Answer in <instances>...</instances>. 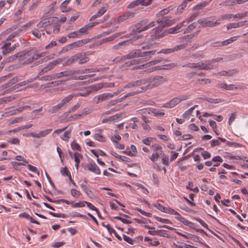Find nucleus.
I'll return each instance as SVG.
<instances>
[{"label":"nucleus","instance_id":"nucleus-43","mask_svg":"<svg viewBox=\"0 0 248 248\" xmlns=\"http://www.w3.org/2000/svg\"><path fill=\"white\" fill-rule=\"evenodd\" d=\"M197 26V22H195L189 25L185 30L184 33H186L189 32L190 31H192L194 29H195Z\"/></svg>","mask_w":248,"mask_h":248},{"label":"nucleus","instance_id":"nucleus-55","mask_svg":"<svg viewBox=\"0 0 248 248\" xmlns=\"http://www.w3.org/2000/svg\"><path fill=\"white\" fill-rule=\"evenodd\" d=\"M86 203V201H82L78 202H76L72 205V207L74 208L82 207L85 205Z\"/></svg>","mask_w":248,"mask_h":248},{"label":"nucleus","instance_id":"nucleus-7","mask_svg":"<svg viewBox=\"0 0 248 248\" xmlns=\"http://www.w3.org/2000/svg\"><path fill=\"white\" fill-rule=\"evenodd\" d=\"M80 74L79 70H70L61 72L56 74V78H60L62 77H69L75 74Z\"/></svg>","mask_w":248,"mask_h":248},{"label":"nucleus","instance_id":"nucleus-25","mask_svg":"<svg viewBox=\"0 0 248 248\" xmlns=\"http://www.w3.org/2000/svg\"><path fill=\"white\" fill-rule=\"evenodd\" d=\"M247 22V21H240L238 23H230L227 26V29L230 30L232 28H237L240 27H242L245 25V24Z\"/></svg>","mask_w":248,"mask_h":248},{"label":"nucleus","instance_id":"nucleus-42","mask_svg":"<svg viewBox=\"0 0 248 248\" xmlns=\"http://www.w3.org/2000/svg\"><path fill=\"white\" fill-rule=\"evenodd\" d=\"M164 213L179 216V213L178 212L175 211L174 210L170 207H166Z\"/></svg>","mask_w":248,"mask_h":248},{"label":"nucleus","instance_id":"nucleus-48","mask_svg":"<svg viewBox=\"0 0 248 248\" xmlns=\"http://www.w3.org/2000/svg\"><path fill=\"white\" fill-rule=\"evenodd\" d=\"M154 217L156 219V220L160 221L163 223H166V224H171V222L168 219L165 218H162L159 217H158L157 216H155Z\"/></svg>","mask_w":248,"mask_h":248},{"label":"nucleus","instance_id":"nucleus-1","mask_svg":"<svg viewBox=\"0 0 248 248\" xmlns=\"http://www.w3.org/2000/svg\"><path fill=\"white\" fill-rule=\"evenodd\" d=\"M146 86L145 90H150L158 87L167 81V79L160 75L151 76L147 78H144Z\"/></svg>","mask_w":248,"mask_h":248},{"label":"nucleus","instance_id":"nucleus-16","mask_svg":"<svg viewBox=\"0 0 248 248\" xmlns=\"http://www.w3.org/2000/svg\"><path fill=\"white\" fill-rule=\"evenodd\" d=\"M87 169L95 174H100L101 170L97 165L95 163H91L86 165Z\"/></svg>","mask_w":248,"mask_h":248},{"label":"nucleus","instance_id":"nucleus-4","mask_svg":"<svg viewBox=\"0 0 248 248\" xmlns=\"http://www.w3.org/2000/svg\"><path fill=\"white\" fill-rule=\"evenodd\" d=\"M145 23L146 21L144 20L141 21L135 26L133 30L140 32L142 31H146L155 25V22L152 21L148 25L143 26Z\"/></svg>","mask_w":248,"mask_h":248},{"label":"nucleus","instance_id":"nucleus-45","mask_svg":"<svg viewBox=\"0 0 248 248\" xmlns=\"http://www.w3.org/2000/svg\"><path fill=\"white\" fill-rule=\"evenodd\" d=\"M74 160L76 163H79L80 159L82 158V155L76 152L74 154Z\"/></svg>","mask_w":248,"mask_h":248},{"label":"nucleus","instance_id":"nucleus-36","mask_svg":"<svg viewBox=\"0 0 248 248\" xmlns=\"http://www.w3.org/2000/svg\"><path fill=\"white\" fill-rule=\"evenodd\" d=\"M104 87V83H100L98 84H96L95 85H93L91 86L90 88L92 89V91H97L98 90L102 89Z\"/></svg>","mask_w":248,"mask_h":248},{"label":"nucleus","instance_id":"nucleus-10","mask_svg":"<svg viewBox=\"0 0 248 248\" xmlns=\"http://www.w3.org/2000/svg\"><path fill=\"white\" fill-rule=\"evenodd\" d=\"M112 95L110 93H106L103 94H99L96 96L94 98V100L96 104L107 100L108 99L112 98Z\"/></svg>","mask_w":248,"mask_h":248},{"label":"nucleus","instance_id":"nucleus-13","mask_svg":"<svg viewBox=\"0 0 248 248\" xmlns=\"http://www.w3.org/2000/svg\"><path fill=\"white\" fill-rule=\"evenodd\" d=\"M54 17H47L42 19L37 25L38 28H43L48 26L53 23Z\"/></svg>","mask_w":248,"mask_h":248},{"label":"nucleus","instance_id":"nucleus-34","mask_svg":"<svg viewBox=\"0 0 248 248\" xmlns=\"http://www.w3.org/2000/svg\"><path fill=\"white\" fill-rule=\"evenodd\" d=\"M52 131V129H47L44 130L40 131L38 133L39 135V138H43L45 137L48 134H49Z\"/></svg>","mask_w":248,"mask_h":248},{"label":"nucleus","instance_id":"nucleus-11","mask_svg":"<svg viewBox=\"0 0 248 248\" xmlns=\"http://www.w3.org/2000/svg\"><path fill=\"white\" fill-rule=\"evenodd\" d=\"M90 41V39H84L79 40L74 43L69 44L66 46L67 50L72 49L74 47H78L88 43Z\"/></svg>","mask_w":248,"mask_h":248},{"label":"nucleus","instance_id":"nucleus-64","mask_svg":"<svg viewBox=\"0 0 248 248\" xmlns=\"http://www.w3.org/2000/svg\"><path fill=\"white\" fill-rule=\"evenodd\" d=\"M61 172L63 176H67L70 173L66 167L62 168L61 169Z\"/></svg>","mask_w":248,"mask_h":248},{"label":"nucleus","instance_id":"nucleus-57","mask_svg":"<svg viewBox=\"0 0 248 248\" xmlns=\"http://www.w3.org/2000/svg\"><path fill=\"white\" fill-rule=\"evenodd\" d=\"M114 218L121 221L123 223L125 224H130L131 223V221L129 220L126 219L122 217L119 216H116L114 217Z\"/></svg>","mask_w":248,"mask_h":248},{"label":"nucleus","instance_id":"nucleus-15","mask_svg":"<svg viewBox=\"0 0 248 248\" xmlns=\"http://www.w3.org/2000/svg\"><path fill=\"white\" fill-rule=\"evenodd\" d=\"M145 84V80L144 78L140 80L134 81L127 83L124 86V88H134L141 85Z\"/></svg>","mask_w":248,"mask_h":248},{"label":"nucleus","instance_id":"nucleus-52","mask_svg":"<svg viewBox=\"0 0 248 248\" xmlns=\"http://www.w3.org/2000/svg\"><path fill=\"white\" fill-rule=\"evenodd\" d=\"M85 204H86L90 209L96 211L97 214H100V212L99 210L97 209V208L95 207L91 203L86 202Z\"/></svg>","mask_w":248,"mask_h":248},{"label":"nucleus","instance_id":"nucleus-2","mask_svg":"<svg viewBox=\"0 0 248 248\" xmlns=\"http://www.w3.org/2000/svg\"><path fill=\"white\" fill-rule=\"evenodd\" d=\"M164 28L160 25L153 29L152 31L150 37L154 41L157 42L160 39L167 35L166 30L163 31Z\"/></svg>","mask_w":248,"mask_h":248},{"label":"nucleus","instance_id":"nucleus-31","mask_svg":"<svg viewBox=\"0 0 248 248\" xmlns=\"http://www.w3.org/2000/svg\"><path fill=\"white\" fill-rule=\"evenodd\" d=\"M91 152L96 157H98L99 155L101 156H106V154L102 150L97 149V150H93L92 149L90 150Z\"/></svg>","mask_w":248,"mask_h":248},{"label":"nucleus","instance_id":"nucleus-18","mask_svg":"<svg viewBox=\"0 0 248 248\" xmlns=\"http://www.w3.org/2000/svg\"><path fill=\"white\" fill-rule=\"evenodd\" d=\"M158 44V42L154 41L153 39H151V38L150 37L148 39V43L146 45L143 46L141 47V48L143 49L153 48L155 47Z\"/></svg>","mask_w":248,"mask_h":248},{"label":"nucleus","instance_id":"nucleus-44","mask_svg":"<svg viewBox=\"0 0 248 248\" xmlns=\"http://www.w3.org/2000/svg\"><path fill=\"white\" fill-rule=\"evenodd\" d=\"M71 195L75 198H79L81 193L76 189H71L70 190Z\"/></svg>","mask_w":248,"mask_h":248},{"label":"nucleus","instance_id":"nucleus-53","mask_svg":"<svg viewBox=\"0 0 248 248\" xmlns=\"http://www.w3.org/2000/svg\"><path fill=\"white\" fill-rule=\"evenodd\" d=\"M157 235H159L160 236L164 237H169V235L164 230H157Z\"/></svg>","mask_w":248,"mask_h":248},{"label":"nucleus","instance_id":"nucleus-23","mask_svg":"<svg viewBox=\"0 0 248 248\" xmlns=\"http://www.w3.org/2000/svg\"><path fill=\"white\" fill-rule=\"evenodd\" d=\"M81 188L87 195L91 199H94L95 196L93 192L86 185L81 184L80 185Z\"/></svg>","mask_w":248,"mask_h":248},{"label":"nucleus","instance_id":"nucleus-29","mask_svg":"<svg viewBox=\"0 0 248 248\" xmlns=\"http://www.w3.org/2000/svg\"><path fill=\"white\" fill-rule=\"evenodd\" d=\"M62 62V60L61 59L55 60L51 62H50L47 65L49 69L50 70L52 69L55 66L60 63Z\"/></svg>","mask_w":248,"mask_h":248},{"label":"nucleus","instance_id":"nucleus-35","mask_svg":"<svg viewBox=\"0 0 248 248\" xmlns=\"http://www.w3.org/2000/svg\"><path fill=\"white\" fill-rule=\"evenodd\" d=\"M236 39L237 37L236 36L232 37L230 38L227 39L226 40L221 42V45L222 46H227L235 41L236 40Z\"/></svg>","mask_w":248,"mask_h":248},{"label":"nucleus","instance_id":"nucleus-17","mask_svg":"<svg viewBox=\"0 0 248 248\" xmlns=\"http://www.w3.org/2000/svg\"><path fill=\"white\" fill-rule=\"evenodd\" d=\"M135 15L134 13L130 12L126 13L123 15L120 16L116 21H115V23L117 24L122 22L130 17H133Z\"/></svg>","mask_w":248,"mask_h":248},{"label":"nucleus","instance_id":"nucleus-33","mask_svg":"<svg viewBox=\"0 0 248 248\" xmlns=\"http://www.w3.org/2000/svg\"><path fill=\"white\" fill-rule=\"evenodd\" d=\"M56 79V74L47 75L46 76L41 77L39 78L40 80H52L53 79Z\"/></svg>","mask_w":248,"mask_h":248},{"label":"nucleus","instance_id":"nucleus-20","mask_svg":"<svg viewBox=\"0 0 248 248\" xmlns=\"http://www.w3.org/2000/svg\"><path fill=\"white\" fill-rule=\"evenodd\" d=\"M107 10V7L105 6L102 7L97 12V13L93 15L90 19V21L93 20L95 19L101 17Z\"/></svg>","mask_w":248,"mask_h":248},{"label":"nucleus","instance_id":"nucleus-41","mask_svg":"<svg viewBox=\"0 0 248 248\" xmlns=\"http://www.w3.org/2000/svg\"><path fill=\"white\" fill-rule=\"evenodd\" d=\"M71 146L73 150H77L79 152L81 151V148L80 146L75 141H73L71 143Z\"/></svg>","mask_w":248,"mask_h":248},{"label":"nucleus","instance_id":"nucleus-26","mask_svg":"<svg viewBox=\"0 0 248 248\" xmlns=\"http://www.w3.org/2000/svg\"><path fill=\"white\" fill-rule=\"evenodd\" d=\"M19 217H24L26 219L29 220L31 223H35L37 224H39V222L34 219L32 217H31L29 214H27L26 212H23L19 215Z\"/></svg>","mask_w":248,"mask_h":248},{"label":"nucleus","instance_id":"nucleus-6","mask_svg":"<svg viewBox=\"0 0 248 248\" xmlns=\"http://www.w3.org/2000/svg\"><path fill=\"white\" fill-rule=\"evenodd\" d=\"M2 46L1 49H2V53L3 55H6L13 51L16 48V44L11 46V44L9 41L5 40L2 42Z\"/></svg>","mask_w":248,"mask_h":248},{"label":"nucleus","instance_id":"nucleus-56","mask_svg":"<svg viewBox=\"0 0 248 248\" xmlns=\"http://www.w3.org/2000/svg\"><path fill=\"white\" fill-rule=\"evenodd\" d=\"M232 18V14H227L223 15H222L219 19L222 20H228Z\"/></svg>","mask_w":248,"mask_h":248},{"label":"nucleus","instance_id":"nucleus-59","mask_svg":"<svg viewBox=\"0 0 248 248\" xmlns=\"http://www.w3.org/2000/svg\"><path fill=\"white\" fill-rule=\"evenodd\" d=\"M61 83H62V81H60V80L55 81L51 82H49V83H47L46 84V87H52L53 86H58L60 84H61Z\"/></svg>","mask_w":248,"mask_h":248},{"label":"nucleus","instance_id":"nucleus-62","mask_svg":"<svg viewBox=\"0 0 248 248\" xmlns=\"http://www.w3.org/2000/svg\"><path fill=\"white\" fill-rule=\"evenodd\" d=\"M201 155L202 156V157L204 158V159H209L211 156V154L209 152H208V151H206L202 152L201 153Z\"/></svg>","mask_w":248,"mask_h":248},{"label":"nucleus","instance_id":"nucleus-58","mask_svg":"<svg viewBox=\"0 0 248 248\" xmlns=\"http://www.w3.org/2000/svg\"><path fill=\"white\" fill-rule=\"evenodd\" d=\"M27 167L30 170L35 172L37 173L38 175H39V171L38 170L36 167H34L31 164H28L27 165Z\"/></svg>","mask_w":248,"mask_h":248},{"label":"nucleus","instance_id":"nucleus-37","mask_svg":"<svg viewBox=\"0 0 248 248\" xmlns=\"http://www.w3.org/2000/svg\"><path fill=\"white\" fill-rule=\"evenodd\" d=\"M20 79L18 77L16 76L12 78L9 81H8L6 84L7 85L8 87H11L12 85L16 83L18 81H19Z\"/></svg>","mask_w":248,"mask_h":248},{"label":"nucleus","instance_id":"nucleus-3","mask_svg":"<svg viewBox=\"0 0 248 248\" xmlns=\"http://www.w3.org/2000/svg\"><path fill=\"white\" fill-rule=\"evenodd\" d=\"M73 97V95H69L64 97L60 103L57 105L52 107L51 108L48 109V112L49 113H56L64 106L66 103H68L70 101Z\"/></svg>","mask_w":248,"mask_h":248},{"label":"nucleus","instance_id":"nucleus-22","mask_svg":"<svg viewBox=\"0 0 248 248\" xmlns=\"http://www.w3.org/2000/svg\"><path fill=\"white\" fill-rule=\"evenodd\" d=\"M164 24L160 25L161 26L163 27L164 28L174 24L176 22L175 19H171L168 16L164 17Z\"/></svg>","mask_w":248,"mask_h":248},{"label":"nucleus","instance_id":"nucleus-14","mask_svg":"<svg viewBox=\"0 0 248 248\" xmlns=\"http://www.w3.org/2000/svg\"><path fill=\"white\" fill-rule=\"evenodd\" d=\"M184 47V45H178L173 48L163 49L158 52V54L164 53L169 54L172 53L176 51L183 49Z\"/></svg>","mask_w":248,"mask_h":248},{"label":"nucleus","instance_id":"nucleus-28","mask_svg":"<svg viewBox=\"0 0 248 248\" xmlns=\"http://www.w3.org/2000/svg\"><path fill=\"white\" fill-rule=\"evenodd\" d=\"M123 237L124 241L127 242L130 245H134L137 244V241L136 240V239H132L130 237L127 236L125 234L123 235Z\"/></svg>","mask_w":248,"mask_h":248},{"label":"nucleus","instance_id":"nucleus-32","mask_svg":"<svg viewBox=\"0 0 248 248\" xmlns=\"http://www.w3.org/2000/svg\"><path fill=\"white\" fill-rule=\"evenodd\" d=\"M172 7L169 6L167 8L164 9L160 11L157 14V16H163L164 15H167L170 11L172 10Z\"/></svg>","mask_w":248,"mask_h":248},{"label":"nucleus","instance_id":"nucleus-46","mask_svg":"<svg viewBox=\"0 0 248 248\" xmlns=\"http://www.w3.org/2000/svg\"><path fill=\"white\" fill-rule=\"evenodd\" d=\"M67 37L69 38H80L78 31H74L67 34Z\"/></svg>","mask_w":248,"mask_h":248},{"label":"nucleus","instance_id":"nucleus-49","mask_svg":"<svg viewBox=\"0 0 248 248\" xmlns=\"http://www.w3.org/2000/svg\"><path fill=\"white\" fill-rule=\"evenodd\" d=\"M84 56H83L82 58H79L78 60V63L79 64H84L87 62H88V61H89L90 60V59L89 57H85V54H83Z\"/></svg>","mask_w":248,"mask_h":248},{"label":"nucleus","instance_id":"nucleus-50","mask_svg":"<svg viewBox=\"0 0 248 248\" xmlns=\"http://www.w3.org/2000/svg\"><path fill=\"white\" fill-rule=\"evenodd\" d=\"M32 34L37 38H40L42 35H45L44 32L41 33L40 31L37 30H34L32 31Z\"/></svg>","mask_w":248,"mask_h":248},{"label":"nucleus","instance_id":"nucleus-60","mask_svg":"<svg viewBox=\"0 0 248 248\" xmlns=\"http://www.w3.org/2000/svg\"><path fill=\"white\" fill-rule=\"evenodd\" d=\"M17 113V112H16V109H15L5 112L4 114H3V116L5 117H8L13 115H15Z\"/></svg>","mask_w":248,"mask_h":248},{"label":"nucleus","instance_id":"nucleus-51","mask_svg":"<svg viewBox=\"0 0 248 248\" xmlns=\"http://www.w3.org/2000/svg\"><path fill=\"white\" fill-rule=\"evenodd\" d=\"M175 218H176L177 220H178V221L181 222L182 223H183L184 225H187V224H188V222H189V221L187 220V219H186L185 218H184V217H182V216H180V217H176Z\"/></svg>","mask_w":248,"mask_h":248},{"label":"nucleus","instance_id":"nucleus-63","mask_svg":"<svg viewBox=\"0 0 248 248\" xmlns=\"http://www.w3.org/2000/svg\"><path fill=\"white\" fill-rule=\"evenodd\" d=\"M102 224L103 226L107 228V230L110 233H112V232H114V230L110 226L109 224H106L105 222H103Z\"/></svg>","mask_w":248,"mask_h":248},{"label":"nucleus","instance_id":"nucleus-5","mask_svg":"<svg viewBox=\"0 0 248 248\" xmlns=\"http://www.w3.org/2000/svg\"><path fill=\"white\" fill-rule=\"evenodd\" d=\"M41 54H39L38 53H35V51H28V54L25 57V61L24 62V63L25 64H28L31 63L34 60H37L39 57H41Z\"/></svg>","mask_w":248,"mask_h":248},{"label":"nucleus","instance_id":"nucleus-12","mask_svg":"<svg viewBox=\"0 0 248 248\" xmlns=\"http://www.w3.org/2000/svg\"><path fill=\"white\" fill-rule=\"evenodd\" d=\"M140 38V36H135L133 37L132 39H131L130 40H126L124 41H122L120 42L119 43L114 45L112 49L114 50H119L122 48L123 46L127 45V43L129 42L130 41H135L138 40Z\"/></svg>","mask_w":248,"mask_h":248},{"label":"nucleus","instance_id":"nucleus-9","mask_svg":"<svg viewBox=\"0 0 248 248\" xmlns=\"http://www.w3.org/2000/svg\"><path fill=\"white\" fill-rule=\"evenodd\" d=\"M84 56L83 53H79L70 57L63 64V66H68L73 63L74 62H77L79 58H81Z\"/></svg>","mask_w":248,"mask_h":248},{"label":"nucleus","instance_id":"nucleus-27","mask_svg":"<svg viewBox=\"0 0 248 248\" xmlns=\"http://www.w3.org/2000/svg\"><path fill=\"white\" fill-rule=\"evenodd\" d=\"M70 0H65L63 1L61 5V11L63 13L68 12L71 11V8H67L66 5L69 3Z\"/></svg>","mask_w":248,"mask_h":248},{"label":"nucleus","instance_id":"nucleus-47","mask_svg":"<svg viewBox=\"0 0 248 248\" xmlns=\"http://www.w3.org/2000/svg\"><path fill=\"white\" fill-rule=\"evenodd\" d=\"M70 131H65L62 136L61 137L62 140L65 141H68L70 136Z\"/></svg>","mask_w":248,"mask_h":248},{"label":"nucleus","instance_id":"nucleus-61","mask_svg":"<svg viewBox=\"0 0 248 248\" xmlns=\"http://www.w3.org/2000/svg\"><path fill=\"white\" fill-rule=\"evenodd\" d=\"M19 33V31H15L14 32H13L12 33H11L7 38V39H6V40H7L8 41H14V40H13V39L16 37V35H17V34H18Z\"/></svg>","mask_w":248,"mask_h":248},{"label":"nucleus","instance_id":"nucleus-54","mask_svg":"<svg viewBox=\"0 0 248 248\" xmlns=\"http://www.w3.org/2000/svg\"><path fill=\"white\" fill-rule=\"evenodd\" d=\"M198 13H194L193 15H192L191 16H190L189 17L187 18L186 20H184L185 21H186V24H187L189 22L192 21L195 19V18L198 16Z\"/></svg>","mask_w":248,"mask_h":248},{"label":"nucleus","instance_id":"nucleus-19","mask_svg":"<svg viewBox=\"0 0 248 248\" xmlns=\"http://www.w3.org/2000/svg\"><path fill=\"white\" fill-rule=\"evenodd\" d=\"M180 103V99L178 98L174 97L169 102L167 103L164 105V107L167 108H172Z\"/></svg>","mask_w":248,"mask_h":248},{"label":"nucleus","instance_id":"nucleus-30","mask_svg":"<svg viewBox=\"0 0 248 248\" xmlns=\"http://www.w3.org/2000/svg\"><path fill=\"white\" fill-rule=\"evenodd\" d=\"M162 151H159V152H155V153L153 154L150 157V159L153 161H156L157 159L160 157V155L162 154Z\"/></svg>","mask_w":248,"mask_h":248},{"label":"nucleus","instance_id":"nucleus-38","mask_svg":"<svg viewBox=\"0 0 248 248\" xmlns=\"http://www.w3.org/2000/svg\"><path fill=\"white\" fill-rule=\"evenodd\" d=\"M93 138L95 140L100 141V142H105L106 141V139L103 135L99 133H96L94 135Z\"/></svg>","mask_w":248,"mask_h":248},{"label":"nucleus","instance_id":"nucleus-8","mask_svg":"<svg viewBox=\"0 0 248 248\" xmlns=\"http://www.w3.org/2000/svg\"><path fill=\"white\" fill-rule=\"evenodd\" d=\"M197 68L202 70H209L214 69V66L211 64L210 61H206L204 62H200L196 63Z\"/></svg>","mask_w":248,"mask_h":248},{"label":"nucleus","instance_id":"nucleus-21","mask_svg":"<svg viewBox=\"0 0 248 248\" xmlns=\"http://www.w3.org/2000/svg\"><path fill=\"white\" fill-rule=\"evenodd\" d=\"M122 34V33L118 32L113 34L110 36L104 38L100 41V44H102L104 43H106L107 42L112 41L113 40H114L116 38L120 36Z\"/></svg>","mask_w":248,"mask_h":248},{"label":"nucleus","instance_id":"nucleus-40","mask_svg":"<svg viewBox=\"0 0 248 248\" xmlns=\"http://www.w3.org/2000/svg\"><path fill=\"white\" fill-rule=\"evenodd\" d=\"M28 51L29 50L25 49L23 51H22L17 53V57H18V58H19L20 59V60H22L25 59V57L28 54Z\"/></svg>","mask_w":248,"mask_h":248},{"label":"nucleus","instance_id":"nucleus-39","mask_svg":"<svg viewBox=\"0 0 248 248\" xmlns=\"http://www.w3.org/2000/svg\"><path fill=\"white\" fill-rule=\"evenodd\" d=\"M136 57H137L136 51H135V50H133L132 51L130 52L128 54L126 55L125 56H124V59H130Z\"/></svg>","mask_w":248,"mask_h":248},{"label":"nucleus","instance_id":"nucleus-24","mask_svg":"<svg viewBox=\"0 0 248 248\" xmlns=\"http://www.w3.org/2000/svg\"><path fill=\"white\" fill-rule=\"evenodd\" d=\"M108 69V67H101L99 68H92L89 69H86L82 70L81 72L80 71V73H90V72H96L100 71H104Z\"/></svg>","mask_w":248,"mask_h":248}]
</instances>
